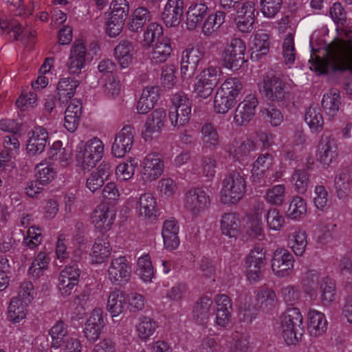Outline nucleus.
Wrapping results in <instances>:
<instances>
[{
  "mask_svg": "<svg viewBox=\"0 0 352 352\" xmlns=\"http://www.w3.org/2000/svg\"><path fill=\"white\" fill-rule=\"evenodd\" d=\"M306 212L305 201L300 197L295 196L291 200L286 214L292 219H299L305 215Z\"/></svg>",
  "mask_w": 352,
  "mask_h": 352,
  "instance_id": "51",
  "label": "nucleus"
},
{
  "mask_svg": "<svg viewBox=\"0 0 352 352\" xmlns=\"http://www.w3.org/2000/svg\"><path fill=\"white\" fill-rule=\"evenodd\" d=\"M259 91L271 102L281 104H284L289 95L285 83L274 76H265L263 78V84L259 87Z\"/></svg>",
  "mask_w": 352,
  "mask_h": 352,
  "instance_id": "6",
  "label": "nucleus"
},
{
  "mask_svg": "<svg viewBox=\"0 0 352 352\" xmlns=\"http://www.w3.org/2000/svg\"><path fill=\"white\" fill-rule=\"evenodd\" d=\"M256 301L258 307L263 311L267 312L275 306L276 295L272 289H263L258 292Z\"/></svg>",
  "mask_w": 352,
  "mask_h": 352,
  "instance_id": "47",
  "label": "nucleus"
},
{
  "mask_svg": "<svg viewBox=\"0 0 352 352\" xmlns=\"http://www.w3.org/2000/svg\"><path fill=\"white\" fill-rule=\"evenodd\" d=\"M246 45L245 42L239 38H233L230 43L224 47L221 54V59L225 67L230 69H239L245 60V52Z\"/></svg>",
  "mask_w": 352,
  "mask_h": 352,
  "instance_id": "5",
  "label": "nucleus"
},
{
  "mask_svg": "<svg viewBox=\"0 0 352 352\" xmlns=\"http://www.w3.org/2000/svg\"><path fill=\"white\" fill-rule=\"evenodd\" d=\"M204 57L201 48L194 47L186 49L183 53L181 60V74L183 78H191L197 67L199 61Z\"/></svg>",
  "mask_w": 352,
  "mask_h": 352,
  "instance_id": "13",
  "label": "nucleus"
},
{
  "mask_svg": "<svg viewBox=\"0 0 352 352\" xmlns=\"http://www.w3.org/2000/svg\"><path fill=\"white\" fill-rule=\"evenodd\" d=\"M104 154V144L98 138L86 142H81L76 148V160L83 170H90L99 162Z\"/></svg>",
  "mask_w": 352,
  "mask_h": 352,
  "instance_id": "3",
  "label": "nucleus"
},
{
  "mask_svg": "<svg viewBox=\"0 0 352 352\" xmlns=\"http://www.w3.org/2000/svg\"><path fill=\"white\" fill-rule=\"evenodd\" d=\"M81 271L77 263L68 265L60 272L58 277V289L63 296L72 294L78 284Z\"/></svg>",
  "mask_w": 352,
  "mask_h": 352,
  "instance_id": "11",
  "label": "nucleus"
},
{
  "mask_svg": "<svg viewBox=\"0 0 352 352\" xmlns=\"http://www.w3.org/2000/svg\"><path fill=\"white\" fill-rule=\"evenodd\" d=\"M191 110L170 109L168 119L174 130H179L187 124L190 118Z\"/></svg>",
  "mask_w": 352,
  "mask_h": 352,
  "instance_id": "45",
  "label": "nucleus"
},
{
  "mask_svg": "<svg viewBox=\"0 0 352 352\" xmlns=\"http://www.w3.org/2000/svg\"><path fill=\"white\" fill-rule=\"evenodd\" d=\"M67 326L62 320H58L49 331L52 338L51 349H58L63 346V340L67 338Z\"/></svg>",
  "mask_w": 352,
  "mask_h": 352,
  "instance_id": "39",
  "label": "nucleus"
},
{
  "mask_svg": "<svg viewBox=\"0 0 352 352\" xmlns=\"http://www.w3.org/2000/svg\"><path fill=\"white\" fill-rule=\"evenodd\" d=\"M112 170L109 163L102 162L96 170L93 171L86 180V187L94 192L102 187L104 181L109 179Z\"/></svg>",
  "mask_w": 352,
  "mask_h": 352,
  "instance_id": "23",
  "label": "nucleus"
},
{
  "mask_svg": "<svg viewBox=\"0 0 352 352\" xmlns=\"http://www.w3.org/2000/svg\"><path fill=\"white\" fill-rule=\"evenodd\" d=\"M321 300L324 305H329L336 299V284L329 277L322 279L320 286Z\"/></svg>",
  "mask_w": 352,
  "mask_h": 352,
  "instance_id": "54",
  "label": "nucleus"
},
{
  "mask_svg": "<svg viewBox=\"0 0 352 352\" xmlns=\"http://www.w3.org/2000/svg\"><path fill=\"white\" fill-rule=\"evenodd\" d=\"M219 89L236 100V98L243 89V84L236 78H230L224 81Z\"/></svg>",
  "mask_w": 352,
  "mask_h": 352,
  "instance_id": "62",
  "label": "nucleus"
},
{
  "mask_svg": "<svg viewBox=\"0 0 352 352\" xmlns=\"http://www.w3.org/2000/svg\"><path fill=\"white\" fill-rule=\"evenodd\" d=\"M170 41L168 37L162 38L153 43L149 58L152 64L157 65L165 62L172 52Z\"/></svg>",
  "mask_w": 352,
  "mask_h": 352,
  "instance_id": "26",
  "label": "nucleus"
},
{
  "mask_svg": "<svg viewBox=\"0 0 352 352\" xmlns=\"http://www.w3.org/2000/svg\"><path fill=\"white\" fill-rule=\"evenodd\" d=\"M272 161L273 156L270 153H266L259 155L253 164L252 170L253 177L256 175L258 177H263L265 171L272 165Z\"/></svg>",
  "mask_w": 352,
  "mask_h": 352,
  "instance_id": "59",
  "label": "nucleus"
},
{
  "mask_svg": "<svg viewBox=\"0 0 352 352\" xmlns=\"http://www.w3.org/2000/svg\"><path fill=\"white\" fill-rule=\"evenodd\" d=\"M164 168V161L158 153L148 154L142 162L141 179L144 183L155 181L161 176Z\"/></svg>",
  "mask_w": 352,
  "mask_h": 352,
  "instance_id": "8",
  "label": "nucleus"
},
{
  "mask_svg": "<svg viewBox=\"0 0 352 352\" xmlns=\"http://www.w3.org/2000/svg\"><path fill=\"white\" fill-rule=\"evenodd\" d=\"M135 130L130 125L124 126L116 135L111 152L116 157H122L129 152L133 144Z\"/></svg>",
  "mask_w": 352,
  "mask_h": 352,
  "instance_id": "14",
  "label": "nucleus"
},
{
  "mask_svg": "<svg viewBox=\"0 0 352 352\" xmlns=\"http://www.w3.org/2000/svg\"><path fill=\"white\" fill-rule=\"evenodd\" d=\"M283 56L286 65H292L296 59V49L293 32H289L283 43Z\"/></svg>",
  "mask_w": 352,
  "mask_h": 352,
  "instance_id": "57",
  "label": "nucleus"
},
{
  "mask_svg": "<svg viewBox=\"0 0 352 352\" xmlns=\"http://www.w3.org/2000/svg\"><path fill=\"white\" fill-rule=\"evenodd\" d=\"M225 13L221 11H217L214 14H210L203 24V34L207 36L216 34L225 22Z\"/></svg>",
  "mask_w": 352,
  "mask_h": 352,
  "instance_id": "38",
  "label": "nucleus"
},
{
  "mask_svg": "<svg viewBox=\"0 0 352 352\" xmlns=\"http://www.w3.org/2000/svg\"><path fill=\"white\" fill-rule=\"evenodd\" d=\"M338 156V144L330 135H323L318 142L316 157L324 168H328Z\"/></svg>",
  "mask_w": 352,
  "mask_h": 352,
  "instance_id": "10",
  "label": "nucleus"
},
{
  "mask_svg": "<svg viewBox=\"0 0 352 352\" xmlns=\"http://www.w3.org/2000/svg\"><path fill=\"white\" fill-rule=\"evenodd\" d=\"M133 54V43L128 40H122L114 49L115 57L123 68L129 67L131 63Z\"/></svg>",
  "mask_w": 352,
  "mask_h": 352,
  "instance_id": "31",
  "label": "nucleus"
},
{
  "mask_svg": "<svg viewBox=\"0 0 352 352\" xmlns=\"http://www.w3.org/2000/svg\"><path fill=\"white\" fill-rule=\"evenodd\" d=\"M126 298L124 292L115 289L109 293L107 308L113 317L118 316L124 309Z\"/></svg>",
  "mask_w": 352,
  "mask_h": 352,
  "instance_id": "35",
  "label": "nucleus"
},
{
  "mask_svg": "<svg viewBox=\"0 0 352 352\" xmlns=\"http://www.w3.org/2000/svg\"><path fill=\"white\" fill-rule=\"evenodd\" d=\"M266 251L263 248L254 247L246 257V276L251 283H256L263 277V272L267 264Z\"/></svg>",
  "mask_w": 352,
  "mask_h": 352,
  "instance_id": "7",
  "label": "nucleus"
},
{
  "mask_svg": "<svg viewBox=\"0 0 352 352\" xmlns=\"http://www.w3.org/2000/svg\"><path fill=\"white\" fill-rule=\"evenodd\" d=\"M111 12L109 16L119 21H125L128 16L129 6L126 0H114L111 4Z\"/></svg>",
  "mask_w": 352,
  "mask_h": 352,
  "instance_id": "58",
  "label": "nucleus"
},
{
  "mask_svg": "<svg viewBox=\"0 0 352 352\" xmlns=\"http://www.w3.org/2000/svg\"><path fill=\"white\" fill-rule=\"evenodd\" d=\"M179 224L174 218L167 219L164 222L162 235L164 247L166 249L172 250L179 246Z\"/></svg>",
  "mask_w": 352,
  "mask_h": 352,
  "instance_id": "24",
  "label": "nucleus"
},
{
  "mask_svg": "<svg viewBox=\"0 0 352 352\" xmlns=\"http://www.w3.org/2000/svg\"><path fill=\"white\" fill-rule=\"evenodd\" d=\"M54 168L45 164H39L36 166V178L41 186H45L52 182L54 177Z\"/></svg>",
  "mask_w": 352,
  "mask_h": 352,
  "instance_id": "63",
  "label": "nucleus"
},
{
  "mask_svg": "<svg viewBox=\"0 0 352 352\" xmlns=\"http://www.w3.org/2000/svg\"><path fill=\"white\" fill-rule=\"evenodd\" d=\"M258 104V100L254 95H248L240 102L234 116V121L238 126H242L249 122L254 116L256 108Z\"/></svg>",
  "mask_w": 352,
  "mask_h": 352,
  "instance_id": "16",
  "label": "nucleus"
},
{
  "mask_svg": "<svg viewBox=\"0 0 352 352\" xmlns=\"http://www.w3.org/2000/svg\"><path fill=\"white\" fill-rule=\"evenodd\" d=\"M108 278L113 284L122 285L130 278L131 267L124 256L113 258L108 267Z\"/></svg>",
  "mask_w": 352,
  "mask_h": 352,
  "instance_id": "9",
  "label": "nucleus"
},
{
  "mask_svg": "<svg viewBox=\"0 0 352 352\" xmlns=\"http://www.w3.org/2000/svg\"><path fill=\"white\" fill-rule=\"evenodd\" d=\"M239 223V218L235 213L224 214L221 221L222 233L230 237H235L238 233Z\"/></svg>",
  "mask_w": 352,
  "mask_h": 352,
  "instance_id": "46",
  "label": "nucleus"
},
{
  "mask_svg": "<svg viewBox=\"0 0 352 352\" xmlns=\"http://www.w3.org/2000/svg\"><path fill=\"white\" fill-rule=\"evenodd\" d=\"M294 263V257L288 250L277 249L274 252L271 267L276 276L284 278L292 272Z\"/></svg>",
  "mask_w": 352,
  "mask_h": 352,
  "instance_id": "12",
  "label": "nucleus"
},
{
  "mask_svg": "<svg viewBox=\"0 0 352 352\" xmlns=\"http://www.w3.org/2000/svg\"><path fill=\"white\" fill-rule=\"evenodd\" d=\"M201 140L205 147L214 149L220 144V137L211 123H206L201 127Z\"/></svg>",
  "mask_w": 352,
  "mask_h": 352,
  "instance_id": "41",
  "label": "nucleus"
},
{
  "mask_svg": "<svg viewBox=\"0 0 352 352\" xmlns=\"http://www.w3.org/2000/svg\"><path fill=\"white\" fill-rule=\"evenodd\" d=\"M135 208L139 216L148 219L155 217L156 201L155 197L151 193L142 194L136 204Z\"/></svg>",
  "mask_w": 352,
  "mask_h": 352,
  "instance_id": "33",
  "label": "nucleus"
},
{
  "mask_svg": "<svg viewBox=\"0 0 352 352\" xmlns=\"http://www.w3.org/2000/svg\"><path fill=\"white\" fill-rule=\"evenodd\" d=\"M104 325L102 311L101 309H94L85 324L83 333L85 338L90 342L97 340Z\"/></svg>",
  "mask_w": 352,
  "mask_h": 352,
  "instance_id": "20",
  "label": "nucleus"
},
{
  "mask_svg": "<svg viewBox=\"0 0 352 352\" xmlns=\"http://www.w3.org/2000/svg\"><path fill=\"white\" fill-rule=\"evenodd\" d=\"M11 32H13L14 40H22L24 41L32 43L36 32L32 28H25L22 23L17 21H12L10 23Z\"/></svg>",
  "mask_w": 352,
  "mask_h": 352,
  "instance_id": "48",
  "label": "nucleus"
},
{
  "mask_svg": "<svg viewBox=\"0 0 352 352\" xmlns=\"http://www.w3.org/2000/svg\"><path fill=\"white\" fill-rule=\"evenodd\" d=\"M216 166L217 162L214 157L204 156L201 158L199 165L196 164L192 168V172L198 175L212 178L216 173Z\"/></svg>",
  "mask_w": 352,
  "mask_h": 352,
  "instance_id": "40",
  "label": "nucleus"
},
{
  "mask_svg": "<svg viewBox=\"0 0 352 352\" xmlns=\"http://www.w3.org/2000/svg\"><path fill=\"white\" fill-rule=\"evenodd\" d=\"M115 218L116 214L113 210L104 204L98 206L91 215L92 223L100 231L110 230Z\"/></svg>",
  "mask_w": 352,
  "mask_h": 352,
  "instance_id": "22",
  "label": "nucleus"
},
{
  "mask_svg": "<svg viewBox=\"0 0 352 352\" xmlns=\"http://www.w3.org/2000/svg\"><path fill=\"white\" fill-rule=\"evenodd\" d=\"M327 329V321L324 315L316 310L308 314V331L311 336L318 337L322 335Z\"/></svg>",
  "mask_w": 352,
  "mask_h": 352,
  "instance_id": "30",
  "label": "nucleus"
},
{
  "mask_svg": "<svg viewBox=\"0 0 352 352\" xmlns=\"http://www.w3.org/2000/svg\"><path fill=\"white\" fill-rule=\"evenodd\" d=\"M150 20L151 13L148 10L144 7L138 8L130 19L129 28L132 32H138Z\"/></svg>",
  "mask_w": 352,
  "mask_h": 352,
  "instance_id": "44",
  "label": "nucleus"
},
{
  "mask_svg": "<svg viewBox=\"0 0 352 352\" xmlns=\"http://www.w3.org/2000/svg\"><path fill=\"white\" fill-rule=\"evenodd\" d=\"M160 97V88L157 86L146 87L142 91L138 102L137 110L140 114L147 113L154 108Z\"/></svg>",
  "mask_w": 352,
  "mask_h": 352,
  "instance_id": "25",
  "label": "nucleus"
},
{
  "mask_svg": "<svg viewBox=\"0 0 352 352\" xmlns=\"http://www.w3.org/2000/svg\"><path fill=\"white\" fill-rule=\"evenodd\" d=\"M89 60L85 45L80 41H76L70 50V55L67 63V67L72 74H78Z\"/></svg>",
  "mask_w": 352,
  "mask_h": 352,
  "instance_id": "15",
  "label": "nucleus"
},
{
  "mask_svg": "<svg viewBox=\"0 0 352 352\" xmlns=\"http://www.w3.org/2000/svg\"><path fill=\"white\" fill-rule=\"evenodd\" d=\"M267 201L274 205H282L285 200V186L278 184L269 188L266 192Z\"/></svg>",
  "mask_w": 352,
  "mask_h": 352,
  "instance_id": "61",
  "label": "nucleus"
},
{
  "mask_svg": "<svg viewBox=\"0 0 352 352\" xmlns=\"http://www.w3.org/2000/svg\"><path fill=\"white\" fill-rule=\"evenodd\" d=\"M225 338L228 339L226 349H228L231 352L248 351L250 348L249 337L236 332L231 337L226 336Z\"/></svg>",
  "mask_w": 352,
  "mask_h": 352,
  "instance_id": "42",
  "label": "nucleus"
},
{
  "mask_svg": "<svg viewBox=\"0 0 352 352\" xmlns=\"http://www.w3.org/2000/svg\"><path fill=\"white\" fill-rule=\"evenodd\" d=\"M334 183L338 197L340 199H345L351 190L349 168H341L335 177Z\"/></svg>",
  "mask_w": 352,
  "mask_h": 352,
  "instance_id": "36",
  "label": "nucleus"
},
{
  "mask_svg": "<svg viewBox=\"0 0 352 352\" xmlns=\"http://www.w3.org/2000/svg\"><path fill=\"white\" fill-rule=\"evenodd\" d=\"M136 273L144 282L151 280L154 276V271L151 258L148 254L138 258Z\"/></svg>",
  "mask_w": 352,
  "mask_h": 352,
  "instance_id": "50",
  "label": "nucleus"
},
{
  "mask_svg": "<svg viewBox=\"0 0 352 352\" xmlns=\"http://www.w3.org/2000/svg\"><path fill=\"white\" fill-rule=\"evenodd\" d=\"M183 14V0H168L161 13V17L167 27H176L180 23Z\"/></svg>",
  "mask_w": 352,
  "mask_h": 352,
  "instance_id": "18",
  "label": "nucleus"
},
{
  "mask_svg": "<svg viewBox=\"0 0 352 352\" xmlns=\"http://www.w3.org/2000/svg\"><path fill=\"white\" fill-rule=\"evenodd\" d=\"M194 1L186 13V25L189 30H194L201 23L208 12L209 7L213 4V0Z\"/></svg>",
  "mask_w": 352,
  "mask_h": 352,
  "instance_id": "17",
  "label": "nucleus"
},
{
  "mask_svg": "<svg viewBox=\"0 0 352 352\" xmlns=\"http://www.w3.org/2000/svg\"><path fill=\"white\" fill-rule=\"evenodd\" d=\"M212 306V300L208 296L200 298L193 309V318L200 325H205L209 320Z\"/></svg>",
  "mask_w": 352,
  "mask_h": 352,
  "instance_id": "29",
  "label": "nucleus"
},
{
  "mask_svg": "<svg viewBox=\"0 0 352 352\" xmlns=\"http://www.w3.org/2000/svg\"><path fill=\"white\" fill-rule=\"evenodd\" d=\"M29 140L27 144V151L30 155H35L41 154L45 150L48 141L49 135L47 131L43 126H35L29 133Z\"/></svg>",
  "mask_w": 352,
  "mask_h": 352,
  "instance_id": "21",
  "label": "nucleus"
},
{
  "mask_svg": "<svg viewBox=\"0 0 352 352\" xmlns=\"http://www.w3.org/2000/svg\"><path fill=\"white\" fill-rule=\"evenodd\" d=\"M302 316L296 307L288 308L280 317L282 336L287 344H296L304 333Z\"/></svg>",
  "mask_w": 352,
  "mask_h": 352,
  "instance_id": "1",
  "label": "nucleus"
},
{
  "mask_svg": "<svg viewBox=\"0 0 352 352\" xmlns=\"http://www.w3.org/2000/svg\"><path fill=\"white\" fill-rule=\"evenodd\" d=\"M166 113L164 109H155L146 119L142 137L146 141L153 139V135H158L164 126Z\"/></svg>",
  "mask_w": 352,
  "mask_h": 352,
  "instance_id": "19",
  "label": "nucleus"
},
{
  "mask_svg": "<svg viewBox=\"0 0 352 352\" xmlns=\"http://www.w3.org/2000/svg\"><path fill=\"white\" fill-rule=\"evenodd\" d=\"M111 248L107 237L102 234L96 239L91 251L92 263H102L110 255Z\"/></svg>",
  "mask_w": 352,
  "mask_h": 352,
  "instance_id": "28",
  "label": "nucleus"
},
{
  "mask_svg": "<svg viewBox=\"0 0 352 352\" xmlns=\"http://www.w3.org/2000/svg\"><path fill=\"white\" fill-rule=\"evenodd\" d=\"M305 122L313 131H320L323 127V118L318 104H311L306 111Z\"/></svg>",
  "mask_w": 352,
  "mask_h": 352,
  "instance_id": "43",
  "label": "nucleus"
},
{
  "mask_svg": "<svg viewBox=\"0 0 352 352\" xmlns=\"http://www.w3.org/2000/svg\"><path fill=\"white\" fill-rule=\"evenodd\" d=\"M289 244L296 256H302L307 245V234L305 231H296L289 236Z\"/></svg>",
  "mask_w": 352,
  "mask_h": 352,
  "instance_id": "49",
  "label": "nucleus"
},
{
  "mask_svg": "<svg viewBox=\"0 0 352 352\" xmlns=\"http://www.w3.org/2000/svg\"><path fill=\"white\" fill-rule=\"evenodd\" d=\"M79 82L74 78H63L57 85L58 100L60 106H65L74 95Z\"/></svg>",
  "mask_w": 352,
  "mask_h": 352,
  "instance_id": "27",
  "label": "nucleus"
},
{
  "mask_svg": "<svg viewBox=\"0 0 352 352\" xmlns=\"http://www.w3.org/2000/svg\"><path fill=\"white\" fill-rule=\"evenodd\" d=\"M236 100L222 91L217 90L214 99V108L218 113H226L234 107Z\"/></svg>",
  "mask_w": 352,
  "mask_h": 352,
  "instance_id": "53",
  "label": "nucleus"
},
{
  "mask_svg": "<svg viewBox=\"0 0 352 352\" xmlns=\"http://www.w3.org/2000/svg\"><path fill=\"white\" fill-rule=\"evenodd\" d=\"M269 36L265 33L256 34L252 47L251 59L253 61H258L262 56L267 55L269 52Z\"/></svg>",
  "mask_w": 352,
  "mask_h": 352,
  "instance_id": "37",
  "label": "nucleus"
},
{
  "mask_svg": "<svg viewBox=\"0 0 352 352\" xmlns=\"http://www.w3.org/2000/svg\"><path fill=\"white\" fill-rule=\"evenodd\" d=\"M29 304L19 297H13L8 308V319L13 323H19L25 318Z\"/></svg>",
  "mask_w": 352,
  "mask_h": 352,
  "instance_id": "34",
  "label": "nucleus"
},
{
  "mask_svg": "<svg viewBox=\"0 0 352 352\" xmlns=\"http://www.w3.org/2000/svg\"><path fill=\"white\" fill-rule=\"evenodd\" d=\"M221 201L234 204L240 201L246 190V182L240 173L232 171L225 175L221 182Z\"/></svg>",
  "mask_w": 352,
  "mask_h": 352,
  "instance_id": "2",
  "label": "nucleus"
},
{
  "mask_svg": "<svg viewBox=\"0 0 352 352\" xmlns=\"http://www.w3.org/2000/svg\"><path fill=\"white\" fill-rule=\"evenodd\" d=\"M157 328L155 321L149 317L143 316L140 318V322L136 326L138 336L142 340H147L153 336Z\"/></svg>",
  "mask_w": 352,
  "mask_h": 352,
  "instance_id": "55",
  "label": "nucleus"
},
{
  "mask_svg": "<svg viewBox=\"0 0 352 352\" xmlns=\"http://www.w3.org/2000/svg\"><path fill=\"white\" fill-rule=\"evenodd\" d=\"M209 195L201 188L188 190L184 197V208L192 217H198L210 206Z\"/></svg>",
  "mask_w": 352,
  "mask_h": 352,
  "instance_id": "4",
  "label": "nucleus"
},
{
  "mask_svg": "<svg viewBox=\"0 0 352 352\" xmlns=\"http://www.w3.org/2000/svg\"><path fill=\"white\" fill-rule=\"evenodd\" d=\"M221 69L217 66H209L203 70L199 76V80L204 83L216 86L219 80Z\"/></svg>",
  "mask_w": 352,
  "mask_h": 352,
  "instance_id": "64",
  "label": "nucleus"
},
{
  "mask_svg": "<svg viewBox=\"0 0 352 352\" xmlns=\"http://www.w3.org/2000/svg\"><path fill=\"white\" fill-rule=\"evenodd\" d=\"M291 182L298 193L304 194L309 184V175L307 170L305 169H296L292 175Z\"/></svg>",
  "mask_w": 352,
  "mask_h": 352,
  "instance_id": "52",
  "label": "nucleus"
},
{
  "mask_svg": "<svg viewBox=\"0 0 352 352\" xmlns=\"http://www.w3.org/2000/svg\"><path fill=\"white\" fill-rule=\"evenodd\" d=\"M341 105L340 91L337 89H331L324 94L322 100V107L330 117H334L339 111Z\"/></svg>",
  "mask_w": 352,
  "mask_h": 352,
  "instance_id": "32",
  "label": "nucleus"
},
{
  "mask_svg": "<svg viewBox=\"0 0 352 352\" xmlns=\"http://www.w3.org/2000/svg\"><path fill=\"white\" fill-rule=\"evenodd\" d=\"M50 258L45 252H41L32 261L29 267L28 273L34 278H38L43 274L49 265Z\"/></svg>",
  "mask_w": 352,
  "mask_h": 352,
  "instance_id": "56",
  "label": "nucleus"
},
{
  "mask_svg": "<svg viewBox=\"0 0 352 352\" xmlns=\"http://www.w3.org/2000/svg\"><path fill=\"white\" fill-rule=\"evenodd\" d=\"M163 35L162 26L156 23H150L144 33V43L145 45L150 46L156 41L165 38Z\"/></svg>",
  "mask_w": 352,
  "mask_h": 352,
  "instance_id": "60",
  "label": "nucleus"
}]
</instances>
